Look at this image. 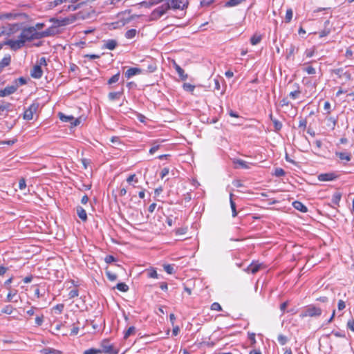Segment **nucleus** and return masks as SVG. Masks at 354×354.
I'll list each match as a JSON object with an SVG mask.
<instances>
[{
	"instance_id": "obj_7",
	"label": "nucleus",
	"mask_w": 354,
	"mask_h": 354,
	"mask_svg": "<svg viewBox=\"0 0 354 354\" xmlns=\"http://www.w3.org/2000/svg\"><path fill=\"white\" fill-rule=\"evenodd\" d=\"M76 20L75 15H71L69 17L59 19L57 18H51L50 21L53 24H57V26H64L73 23Z\"/></svg>"
},
{
	"instance_id": "obj_12",
	"label": "nucleus",
	"mask_w": 354,
	"mask_h": 354,
	"mask_svg": "<svg viewBox=\"0 0 354 354\" xmlns=\"http://www.w3.org/2000/svg\"><path fill=\"white\" fill-rule=\"evenodd\" d=\"M143 73V69L140 68H129L125 73L124 76L127 79H129L131 77Z\"/></svg>"
},
{
	"instance_id": "obj_31",
	"label": "nucleus",
	"mask_w": 354,
	"mask_h": 354,
	"mask_svg": "<svg viewBox=\"0 0 354 354\" xmlns=\"http://www.w3.org/2000/svg\"><path fill=\"white\" fill-rule=\"evenodd\" d=\"M82 4H84L83 2L77 3L76 5H75V4L68 5L67 6H64V10L66 11H75V10H77L78 8H80Z\"/></svg>"
},
{
	"instance_id": "obj_55",
	"label": "nucleus",
	"mask_w": 354,
	"mask_h": 354,
	"mask_svg": "<svg viewBox=\"0 0 354 354\" xmlns=\"http://www.w3.org/2000/svg\"><path fill=\"white\" fill-rule=\"evenodd\" d=\"M187 232V227H179L176 230L175 232L176 235H183Z\"/></svg>"
},
{
	"instance_id": "obj_20",
	"label": "nucleus",
	"mask_w": 354,
	"mask_h": 354,
	"mask_svg": "<svg viewBox=\"0 0 354 354\" xmlns=\"http://www.w3.org/2000/svg\"><path fill=\"white\" fill-rule=\"evenodd\" d=\"M76 210H77V214L79 218L82 221H86L87 220V214H86L85 209L81 206H77L76 208Z\"/></svg>"
},
{
	"instance_id": "obj_41",
	"label": "nucleus",
	"mask_w": 354,
	"mask_h": 354,
	"mask_svg": "<svg viewBox=\"0 0 354 354\" xmlns=\"http://www.w3.org/2000/svg\"><path fill=\"white\" fill-rule=\"evenodd\" d=\"M261 41V35H253L250 39V43L252 45H257Z\"/></svg>"
},
{
	"instance_id": "obj_6",
	"label": "nucleus",
	"mask_w": 354,
	"mask_h": 354,
	"mask_svg": "<svg viewBox=\"0 0 354 354\" xmlns=\"http://www.w3.org/2000/svg\"><path fill=\"white\" fill-rule=\"evenodd\" d=\"M19 36V38L24 41V44L28 41L33 40L34 27L31 26L23 29Z\"/></svg>"
},
{
	"instance_id": "obj_53",
	"label": "nucleus",
	"mask_w": 354,
	"mask_h": 354,
	"mask_svg": "<svg viewBox=\"0 0 354 354\" xmlns=\"http://www.w3.org/2000/svg\"><path fill=\"white\" fill-rule=\"evenodd\" d=\"M274 127L276 131H279L282 128V123L277 119L272 120Z\"/></svg>"
},
{
	"instance_id": "obj_32",
	"label": "nucleus",
	"mask_w": 354,
	"mask_h": 354,
	"mask_svg": "<svg viewBox=\"0 0 354 354\" xmlns=\"http://www.w3.org/2000/svg\"><path fill=\"white\" fill-rule=\"evenodd\" d=\"M232 196H233V194H230V206H231V209H232V216L233 217H235L237 216V211L236 209V203L235 202L232 200Z\"/></svg>"
},
{
	"instance_id": "obj_52",
	"label": "nucleus",
	"mask_w": 354,
	"mask_h": 354,
	"mask_svg": "<svg viewBox=\"0 0 354 354\" xmlns=\"http://www.w3.org/2000/svg\"><path fill=\"white\" fill-rule=\"evenodd\" d=\"M286 174L285 171L282 168H276L274 175L277 177L283 176Z\"/></svg>"
},
{
	"instance_id": "obj_15",
	"label": "nucleus",
	"mask_w": 354,
	"mask_h": 354,
	"mask_svg": "<svg viewBox=\"0 0 354 354\" xmlns=\"http://www.w3.org/2000/svg\"><path fill=\"white\" fill-rule=\"evenodd\" d=\"M118 46V42L115 39H108L104 41V45L102 46V49H109V50H114Z\"/></svg>"
},
{
	"instance_id": "obj_64",
	"label": "nucleus",
	"mask_w": 354,
	"mask_h": 354,
	"mask_svg": "<svg viewBox=\"0 0 354 354\" xmlns=\"http://www.w3.org/2000/svg\"><path fill=\"white\" fill-rule=\"evenodd\" d=\"M306 126H307V120H306V119H304L302 118H300L299 127V128H303L304 129H306Z\"/></svg>"
},
{
	"instance_id": "obj_16",
	"label": "nucleus",
	"mask_w": 354,
	"mask_h": 354,
	"mask_svg": "<svg viewBox=\"0 0 354 354\" xmlns=\"http://www.w3.org/2000/svg\"><path fill=\"white\" fill-rule=\"evenodd\" d=\"M233 164L235 165L234 167L236 169H237L239 167H241L243 169H249L250 168L249 164L246 161L241 160V159H234Z\"/></svg>"
},
{
	"instance_id": "obj_27",
	"label": "nucleus",
	"mask_w": 354,
	"mask_h": 354,
	"mask_svg": "<svg viewBox=\"0 0 354 354\" xmlns=\"http://www.w3.org/2000/svg\"><path fill=\"white\" fill-rule=\"evenodd\" d=\"M156 69H157V66H156V63L153 61H151L148 64V65L147 66V69H143V73H153Z\"/></svg>"
},
{
	"instance_id": "obj_63",
	"label": "nucleus",
	"mask_w": 354,
	"mask_h": 354,
	"mask_svg": "<svg viewBox=\"0 0 354 354\" xmlns=\"http://www.w3.org/2000/svg\"><path fill=\"white\" fill-rule=\"evenodd\" d=\"M134 181L135 183H138V178L136 176V174H131L127 178V182L128 183H131V182Z\"/></svg>"
},
{
	"instance_id": "obj_23",
	"label": "nucleus",
	"mask_w": 354,
	"mask_h": 354,
	"mask_svg": "<svg viewBox=\"0 0 354 354\" xmlns=\"http://www.w3.org/2000/svg\"><path fill=\"white\" fill-rule=\"evenodd\" d=\"M298 50V48L295 47L293 44H291L289 48H286V59H289L291 57H293L295 52Z\"/></svg>"
},
{
	"instance_id": "obj_48",
	"label": "nucleus",
	"mask_w": 354,
	"mask_h": 354,
	"mask_svg": "<svg viewBox=\"0 0 354 354\" xmlns=\"http://www.w3.org/2000/svg\"><path fill=\"white\" fill-rule=\"evenodd\" d=\"M165 271L169 274H171L174 272V268L173 265L167 264L164 265Z\"/></svg>"
},
{
	"instance_id": "obj_10",
	"label": "nucleus",
	"mask_w": 354,
	"mask_h": 354,
	"mask_svg": "<svg viewBox=\"0 0 354 354\" xmlns=\"http://www.w3.org/2000/svg\"><path fill=\"white\" fill-rule=\"evenodd\" d=\"M39 107L38 104L33 103L32 104L28 109L24 111V119L27 120H30L33 118V115L36 113L37 109Z\"/></svg>"
},
{
	"instance_id": "obj_56",
	"label": "nucleus",
	"mask_w": 354,
	"mask_h": 354,
	"mask_svg": "<svg viewBox=\"0 0 354 354\" xmlns=\"http://www.w3.org/2000/svg\"><path fill=\"white\" fill-rule=\"evenodd\" d=\"M79 295L78 290L77 289H73L71 290L68 293L69 299H73L76 297H77Z\"/></svg>"
},
{
	"instance_id": "obj_22",
	"label": "nucleus",
	"mask_w": 354,
	"mask_h": 354,
	"mask_svg": "<svg viewBox=\"0 0 354 354\" xmlns=\"http://www.w3.org/2000/svg\"><path fill=\"white\" fill-rule=\"evenodd\" d=\"M295 87H296L295 91H292L289 93L290 97L292 100H296V99L299 98L301 93V91L300 89V86L296 85Z\"/></svg>"
},
{
	"instance_id": "obj_45",
	"label": "nucleus",
	"mask_w": 354,
	"mask_h": 354,
	"mask_svg": "<svg viewBox=\"0 0 354 354\" xmlns=\"http://www.w3.org/2000/svg\"><path fill=\"white\" fill-rule=\"evenodd\" d=\"M278 342L281 345H285L288 342V337L282 334L279 335L278 336Z\"/></svg>"
},
{
	"instance_id": "obj_29",
	"label": "nucleus",
	"mask_w": 354,
	"mask_h": 354,
	"mask_svg": "<svg viewBox=\"0 0 354 354\" xmlns=\"http://www.w3.org/2000/svg\"><path fill=\"white\" fill-rule=\"evenodd\" d=\"M335 155L342 160L350 161L351 159V154L344 152H336Z\"/></svg>"
},
{
	"instance_id": "obj_58",
	"label": "nucleus",
	"mask_w": 354,
	"mask_h": 354,
	"mask_svg": "<svg viewBox=\"0 0 354 354\" xmlns=\"http://www.w3.org/2000/svg\"><path fill=\"white\" fill-rule=\"evenodd\" d=\"M347 328H349L351 330L354 332V319L351 318L347 322Z\"/></svg>"
},
{
	"instance_id": "obj_51",
	"label": "nucleus",
	"mask_w": 354,
	"mask_h": 354,
	"mask_svg": "<svg viewBox=\"0 0 354 354\" xmlns=\"http://www.w3.org/2000/svg\"><path fill=\"white\" fill-rule=\"evenodd\" d=\"M292 15H293V13H292V9H288L286 10V18H285L286 23L290 22V21L292 18Z\"/></svg>"
},
{
	"instance_id": "obj_28",
	"label": "nucleus",
	"mask_w": 354,
	"mask_h": 354,
	"mask_svg": "<svg viewBox=\"0 0 354 354\" xmlns=\"http://www.w3.org/2000/svg\"><path fill=\"white\" fill-rule=\"evenodd\" d=\"M342 198V194L339 192H336L332 196L331 202L333 205H339Z\"/></svg>"
},
{
	"instance_id": "obj_19",
	"label": "nucleus",
	"mask_w": 354,
	"mask_h": 354,
	"mask_svg": "<svg viewBox=\"0 0 354 354\" xmlns=\"http://www.w3.org/2000/svg\"><path fill=\"white\" fill-rule=\"evenodd\" d=\"M11 62V56L10 55H6L1 61H0V73L2 72L3 69L9 66Z\"/></svg>"
},
{
	"instance_id": "obj_50",
	"label": "nucleus",
	"mask_w": 354,
	"mask_h": 354,
	"mask_svg": "<svg viewBox=\"0 0 354 354\" xmlns=\"http://www.w3.org/2000/svg\"><path fill=\"white\" fill-rule=\"evenodd\" d=\"M303 71L306 72L308 75L315 74L316 70L311 66H308L306 67L303 68Z\"/></svg>"
},
{
	"instance_id": "obj_44",
	"label": "nucleus",
	"mask_w": 354,
	"mask_h": 354,
	"mask_svg": "<svg viewBox=\"0 0 354 354\" xmlns=\"http://www.w3.org/2000/svg\"><path fill=\"white\" fill-rule=\"evenodd\" d=\"M183 88L186 91L193 92L194 91L195 86L189 83H184L183 85Z\"/></svg>"
},
{
	"instance_id": "obj_35",
	"label": "nucleus",
	"mask_w": 354,
	"mask_h": 354,
	"mask_svg": "<svg viewBox=\"0 0 354 354\" xmlns=\"http://www.w3.org/2000/svg\"><path fill=\"white\" fill-rule=\"evenodd\" d=\"M243 0H229L225 4V7H233L240 4Z\"/></svg>"
},
{
	"instance_id": "obj_14",
	"label": "nucleus",
	"mask_w": 354,
	"mask_h": 354,
	"mask_svg": "<svg viewBox=\"0 0 354 354\" xmlns=\"http://www.w3.org/2000/svg\"><path fill=\"white\" fill-rule=\"evenodd\" d=\"M30 75L35 79H39L43 75V71L39 65H35L30 71Z\"/></svg>"
},
{
	"instance_id": "obj_9",
	"label": "nucleus",
	"mask_w": 354,
	"mask_h": 354,
	"mask_svg": "<svg viewBox=\"0 0 354 354\" xmlns=\"http://www.w3.org/2000/svg\"><path fill=\"white\" fill-rule=\"evenodd\" d=\"M59 119L66 122H70L73 127H76L80 124L79 118H74L72 115H66L63 113H59Z\"/></svg>"
},
{
	"instance_id": "obj_30",
	"label": "nucleus",
	"mask_w": 354,
	"mask_h": 354,
	"mask_svg": "<svg viewBox=\"0 0 354 354\" xmlns=\"http://www.w3.org/2000/svg\"><path fill=\"white\" fill-rule=\"evenodd\" d=\"M42 354H61L62 352L53 348H45L41 351Z\"/></svg>"
},
{
	"instance_id": "obj_3",
	"label": "nucleus",
	"mask_w": 354,
	"mask_h": 354,
	"mask_svg": "<svg viewBox=\"0 0 354 354\" xmlns=\"http://www.w3.org/2000/svg\"><path fill=\"white\" fill-rule=\"evenodd\" d=\"M101 347L102 349H100L101 354L102 353H106V354H118V350L116 349L113 344H109V341L108 339H104L101 342Z\"/></svg>"
},
{
	"instance_id": "obj_2",
	"label": "nucleus",
	"mask_w": 354,
	"mask_h": 354,
	"mask_svg": "<svg viewBox=\"0 0 354 354\" xmlns=\"http://www.w3.org/2000/svg\"><path fill=\"white\" fill-rule=\"evenodd\" d=\"M322 315V310L320 308L314 305L308 306L301 313V317H319Z\"/></svg>"
},
{
	"instance_id": "obj_36",
	"label": "nucleus",
	"mask_w": 354,
	"mask_h": 354,
	"mask_svg": "<svg viewBox=\"0 0 354 354\" xmlns=\"http://www.w3.org/2000/svg\"><path fill=\"white\" fill-rule=\"evenodd\" d=\"M27 83V80L26 78H24V77H21L18 79H16L14 82H13V84H17V88H19V86H21V85H24Z\"/></svg>"
},
{
	"instance_id": "obj_57",
	"label": "nucleus",
	"mask_w": 354,
	"mask_h": 354,
	"mask_svg": "<svg viewBox=\"0 0 354 354\" xmlns=\"http://www.w3.org/2000/svg\"><path fill=\"white\" fill-rule=\"evenodd\" d=\"M211 310H217V311H221L222 307L218 302H214L211 306Z\"/></svg>"
},
{
	"instance_id": "obj_13",
	"label": "nucleus",
	"mask_w": 354,
	"mask_h": 354,
	"mask_svg": "<svg viewBox=\"0 0 354 354\" xmlns=\"http://www.w3.org/2000/svg\"><path fill=\"white\" fill-rule=\"evenodd\" d=\"M337 176L333 172L321 174L318 176V180L320 181H330L336 179Z\"/></svg>"
},
{
	"instance_id": "obj_60",
	"label": "nucleus",
	"mask_w": 354,
	"mask_h": 354,
	"mask_svg": "<svg viewBox=\"0 0 354 354\" xmlns=\"http://www.w3.org/2000/svg\"><path fill=\"white\" fill-rule=\"evenodd\" d=\"M26 187V180L24 178H20L19 181V188L21 190H23Z\"/></svg>"
},
{
	"instance_id": "obj_33",
	"label": "nucleus",
	"mask_w": 354,
	"mask_h": 354,
	"mask_svg": "<svg viewBox=\"0 0 354 354\" xmlns=\"http://www.w3.org/2000/svg\"><path fill=\"white\" fill-rule=\"evenodd\" d=\"M44 37H46L45 31L37 32L36 28L34 27V36L33 39H39Z\"/></svg>"
},
{
	"instance_id": "obj_59",
	"label": "nucleus",
	"mask_w": 354,
	"mask_h": 354,
	"mask_svg": "<svg viewBox=\"0 0 354 354\" xmlns=\"http://www.w3.org/2000/svg\"><path fill=\"white\" fill-rule=\"evenodd\" d=\"M214 0H202L201 1V6L202 7H207L214 3Z\"/></svg>"
},
{
	"instance_id": "obj_37",
	"label": "nucleus",
	"mask_w": 354,
	"mask_h": 354,
	"mask_svg": "<svg viewBox=\"0 0 354 354\" xmlns=\"http://www.w3.org/2000/svg\"><path fill=\"white\" fill-rule=\"evenodd\" d=\"M137 30L136 29H130L125 33V37L127 39H132L136 37Z\"/></svg>"
},
{
	"instance_id": "obj_1",
	"label": "nucleus",
	"mask_w": 354,
	"mask_h": 354,
	"mask_svg": "<svg viewBox=\"0 0 354 354\" xmlns=\"http://www.w3.org/2000/svg\"><path fill=\"white\" fill-rule=\"evenodd\" d=\"M169 10V2L158 6L154 9L149 15L150 21H157Z\"/></svg>"
},
{
	"instance_id": "obj_38",
	"label": "nucleus",
	"mask_w": 354,
	"mask_h": 354,
	"mask_svg": "<svg viewBox=\"0 0 354 354\" xmlns=\"http://www.w3.org/2000/svg\"><path fill=\"white\" fill-rule=\"evenodd\" d=\"M136 333V328L134 326H130L124 333V338L127 339L129 336Z\"/></svg>"
},
{
	"instance_id": "obj_8",
	"label": "nucleus",
	"mask_w": 354,
	"mask_h": 354,
	"mask_svg": "<svg viewBox=\"0 0 354 354\" xmlns=\"http://www.w3.org/2000/svg\"><path fill=\"white\" fill-rule=\"evenodd\" d=\"M266 268V266L263 263H259V261H253L248 267L246 269H245V271L248 273L251 274H256L260 270Z\"/></svg>"
},
{
	"instance_id": "obj_54",
	"label": "nucleus",
	"mask_w": 354,
	"mask_h": 354,
	"mask_svg": "<svg viewBox=\"0 0 354 354\" xmlns=\"http://www.w3.org/2000/svg\"><path fill=\"white\" fill-rule=\"evenodd\" d=\"M330 33V29L325 27V28L319 32V37H324L328 35Z\"/></svg>"
},
{
	"instance_id": "obj_26",
	"label": "nucleus",
	"mask_w": 354,
	"mask_h": 354,
	"mask_svg": "<svg viewBox=\"0 0 354 354\" xmlns=\"http://www.w3.org/2000/svg\"><path fill=\"white\" fill-rule=\"evenodd\" d=\"M63 3H66V0H54L53 1L48 2L47 8L51 10Z\"/></svg>"
},
{
	"instance_id": "obj_34",
	"label": "nucleus",
	"mask_w": 354,
	"mask_h": 354,
	"mask_svg": "<svg viewBox=\"0 0 354 354\" xmlns=\"http://www.w3.org/2000/svg\"><path fill=\"white\" fill-rule=\"evenodd\" d=\"M17 17L16 14L12 13H2L0 14V20L12 19Z\"/></svg>"
},
{
	"instance_id": "obj_47",
	"label": "nucleus",
	"mask_w": 354,
	"mask_h": 354,
	"mask_svg": "<svg viewBox=\"0 0 354 354\" xmlns=\"http://www.w3.org/2000/svg\"><path fill=\"white\" fill-rule=\"evenodd\" d=\"M120 73H116L115 75H113L109 80H108V84H112L113 83L117 82L120 79Z\"/></svg>"
},
{
	"instance_id": "obj_49",
	"label": "nucleus",
	"mask_w": 354,
	"mask_h": 354,
	"mask_svg": "<svg viewBox=\"0 0 354 354\" xmlns=\"http://www.w3.org/2000/svg\"><path fill=\"white\" fill-rule=\"evenodd\" d=\"M84 354H101L100 349L98 348H89L84 352Z\"/></svg>"
},
{
	"instance_id": "obj_21",
	"label": "nucleus",
	"mask_w": 354,
	"mask_h": 354,
	"mask_svg": "<svg viewBox=\"0 0 354 354\" xmlns=\"http://www.w3.org/2000/svg\"><path fill=\"white\" fill-rule=\"evenodd\" d=\"M337 119L333 117H326V126L330 129L334 130L337 124Z\"/></svg>"
},
{
	"instance_id": "obj_40",
	"label": "nucleus",
	"mask_w": 354,
	"mask_h": 354,
	"mask_svg": "<svg viewBox=\"0 0 354 354\" xmlns=\"http://www.w3.org/2000/svg\"><path fill=\"white\" fill-rule=\"evenodd\" d=\"M116 288L121 292H127L129 290V286L124 283H118L116 285Z\"/></svg>"
},
{
	"instance_id": "obj_61",
	"label": "nucleus",
	"mask_w": 354,
	"mask_h": 354,
	"mask_svg": "<svg viewBox=\"0 0 354 354\" xmlns=\"http://www.w3.org/2000/svg\"><path fill=\"white\" fill-rule=\"evenodd\" d=\"M315 52V48H313L312 49H306L304 53L307 57H311L314 55Z\"/></svg>"
},
{
	"instance_id": "obj_4",
	"label": "nucleus",
	"mask_w": 354,
	"mask_h": 354,
	"mask_svg": "<svg viewBox=\"0 0 354 354\" xmlns=\"http://www.w3.org/2000/svg\"><path fill=\"white\" fill-rule=\"evenodd\" d=\"M189 1L187 0H169V9L173 10H184L187 8Z\"/></svg>"
},
{
	"instance_id": "obj_43",
	"label": "nucleus",
	"mask_w": 354,
	"mask_h": 354,
	"mask_svg": "<svg viewBox=\"0 0 354 354\" xmlns=\"http://www.w3.org/2000/svg\"><path fill=\"white\" fill-rule=\"evenodd\" d=\"M11 106L12 104L9 102H7L6 104L0 105V115H2L4 111H10Z\"/></svg>"
},
{
	"instance_id": "obj_46",
	"label": "nucleus",
	"mask_w": 354,
	"mask_h": 354,
	"mask_svg": "<svg viewBox=\"0 0 354 354\" xmlns=\"http://www.w3.org/2000/svg\"><path fill=\"white\" fill-rule=\"evenodd\" d=\"M147 275L148 277L153 279H157L158 276L156 270L153 268H151L147 271Z\"/></svg>"
},
{
	"instance_id": "obj_25",
	"label": "nucleus",
	"mask_w": 354,
	"mask_h": 354,
	"mask_svg": "<svg viewBox=\"0 0 354 354\" xmlns=\"http://www.w3.org/2000/svg\"><path fill=\"white\" fill-rule=\"evenodd\" d=\"M162 1H166V2H169V0H149V1L146 2V1H143L142 3V5L147 7V8H149L151 6H155V5H157Z\"/></svg>"
},
{
	"instance_id": "obj_18",
	"label": "nucleus",
	"mask_w": 354,
	"mask_h": 354,
	"mask_svg": "<svg viewBox=\"0 0 354 354\" xmlns=\"http://www.w3.org/2000/svg\"><path fill=\"white\" fill-rule=\"evenodd\" d=\"M292 206L295 209L301 212L306 213L308 212V208L306 205H304L301 202L299 201H295L292 203Z\"/></svg>"
},
{
	"instance_id": "obj_62",
	"label": "nucleus",
	"mask_w": 354,
	"mask_h": 354,
	"mask_svg": "<svg viewBox=\"0 0 354 354\" xmlns=\"http://www.w3.org/2000/svg\"><path fill=\"white\" fill-rule=\"evenodd\" d=\"M104 261L106 263H111L116 261L115 258L113 255L106 256Z\"/></svg>"
},
{
	"instance_id": "obj_11",
	"label": "nucleus",
	"mask_w": 354,
	"mask_h": 354,
	"mask_svg": "<svg viewBox=\"0 0 354 354\" xmlns=\"http://www.w3.org/2000/svg\"><path fill=\"white\" fill-rule=\"evenodd\" d=\"M17 90V84L8 86L5 88L0 90V97H6L14 93Z\"/></svg>"
},
{
	"instance_id": "obj_24",
	"label": "nucleus",
	"mask_w": 354,
	"mask_h": 354,
	"mask_svg": "<svg viewBox=\"0 0 354 354\" xmlns=\"http://www.w3.org/2000/svg\"><path fill=\"white\" fill-rule=\"evenodd\" d=\"M122 94H123V88H122V90L120 91L110 92L108 95V97H109V100L113 101L117 99H119L122 96Z\"/></svg>"
},
{
	"instance_id": "obj_39",
	"label": "nucleus",
	"mask_w": 354,
	"mask_h": 354,
	"mask_svg": "<svg viewBox=\"0 0 354 354\" xmlns=\"http://www.w3.org/2000/svg\"><path fill=\"white\" fill-rule=\"evenodd\" d=\"M13 310H14V308L12 307V306H11V305H6V306H4L2 308L1 313L7 314V315H10V314L12 313Z\"/></svg>"
},
{
	"instance_id": "obj_5",
	"label": "nucleus",
	"mask_w": 354,
	"mask_h": 354,
	"mask_svg": "<svg viewBox=\"0 0 354 354\" xmlns=\"http://www.w3.org/2000/svg\"><path fill=\"white\" fill-rule=\"evenodd\" d=\"M3 44L9 46L10 48L16 51L24 46V41H23L19 36H18V39L16 40L13 39H8L3 42Z\"/></svg>"
},
{
	"instance_id": "obj_42",
	"label": "nucleus",
	"mask_w": 354,
	"mask_h": 354,
	"mask_svg": "<svg viewBox=\"0 0 354 354\" xmlns=\"http://www.w3.org/2000/svg\"><path fill=\"white\" fill-rule=\"evenodd\" d=\"M106 275L111 281H114L118 279L117 274L109 270H106Z\"/></svg>"
},
{
	"instance_id": "obj_17",
	"label": "nucleus",
	"mask_w": 354,
	"mask_h": 354,
	"mask_svg": "<svg viewBox=\"0 0 354 354\" xmlns=\"http://www.w3.org/2000/svg\"><path fill=\"white\" fill-rule=\"evenodd\" d=\"M57 24H54V26H52L47 28L45 31L46 37L54 36L59 33V30H57Z\"/></svg>"
}]
</instances>
